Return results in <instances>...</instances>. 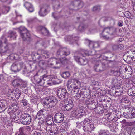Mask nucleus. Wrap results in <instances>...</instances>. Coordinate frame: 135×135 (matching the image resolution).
I'll return each mask as SVG.
<instances>
[{
	"label": "nucleus",
	"instance_id": "nucleus-44",
	"mask_svg": "<svg viewBox=\"0 0 135 135\" xmlns=\"http://www.w3.org/2000/svg\"><path fill=\"white\" fill-rule=\"evenodd\" d=\"M122 94V91H115L114 95H115L116 96H120Z\"/></svg>",
	"mask_w": 135,
	"mask_h": 135
},
{
	"label": "nucleus",
	"instance_id": "nucleus-55",
	"mask_svg": "<svg viewBox=\"0 0 135 135\" xmlns=\"http://www.w3.org/2000/svg\"><path fill=\"white\" fill-rule=\"evenodd\" d=\"M8 55L9 56V58L12 60H13L15 59V57L14 56V54H11L10 55Z\"/></svg>",
	"mask_w": 135,
	"mask_h": 135
},
{
	"label": "nucleus",
	"instance_id": "nucleus-16",
	"mask_svg": "<svg viewBox=\"0 0 135 135\" xmlns=\"http://www.w3.org/2000/svg\"><path fill=\"white\" fill-rule=\"evenodd\" d=\"M64 116L63 114L60 113H56L54 116V121L58 123H61L64 120Z\"/></svg>",
	"mask_w": 135,
	"mask_h": 135
},
{
	"label": "nucleus",
	"instance_id": "nucleus-53",
	"mask_svg": "<svg viewBox=\"0 0 135 135\" xmlns=\"http://www.w3.org/2000/svg\"><path fill=\"white\" fill-rule=\"evenodd\" d=\"M24 128L23 127H21L20 128L19 130L20 132H21L20 133H19L18 135H25L23 133V132Z\"/></svg>",
	"mask_w": 135,
	"mask_h": 135
},
{
	"label": "nucleus",
	"instance_id": "nucleus-59",
	"mask_svg": "<svg viewBox=\"0 0 135 135\" xmlns=\"http://www.w3.org/2000/svg\"><path fill=\"white\" fill-rule=\"evenodd\" d=\"M32 135H41V134L38 132L35 131L33 132V133Z\"/></svg>",
	"mask_w": 135,
	"mask_h": 135
},
{
	"label": "nucleus",
	"instance_id": "nucleus-61",
	"mask_svg": "<svg viewBox=\"0 0 135 135\" xmlns=\"http://www.w3.org/2000/svg\"><path fill=\"white\" fill-rule=\"evenodd\" d=\"M118 47L120 49H122L124 47V45L123 44H120L118 45Z\"/></svg>",
	"mask_w": 135,
	"mask_h": 135
},
{
	"label": "nucleus",
	"instance_id": "nucleus-29",
	"mask_svg": "<svg viewBox=\"0 0 135 135\" xmlns=\"http://www.w3.org/2000/svg\"><path fill=\"white\" fill-rule=\"evenodd\" d=\"M128 110V111L125 110L123 114L124 117L127 118H132L131 112L129 110Z\"/></svg>",
	"mask_w": 135,
	"mask_h": 135
},
{
	"label": "nucleus",
	"instance_id": "nucleus-27",
	"mask_svg": "<svg viewBox=\"0 0 135 135\" xmlns=\"http://www.w3.org/2000/svg\"><path fill=\"white\" fill-rule=\"evenodd\" d=\"M2 119L5 123H7L10 121L11 119L9 117V114L8 113L6 114L3 113L2 114Z\"/></svg>",
	"mask_w": 135,
	"mask_h": 135
},
{
	"label": "nucleus",
	"instance_id": "nucleus-63",
	"mask_svg": "<svg viewBox=\"0 0 135 135\" xmlns=\"http://www.w3.org/2000/svg\"><path fill=\"white\" fill-rule=\"evenodd\" d=\"M123 22L122 21L119 22L118 23V25L119 26H123Z\"/></svg>",
	"mask_w": 135,
	"mask_h": 135
},
{
	"label": "nucleus",
	"instance_id": "nucleus-15",
	"mask_svg": "<svg viewBox=\"0 0 135 135\" xmlns=\"http://www.w3.org/2000/svg\"><path fill=\"white\" fill-rule=\"evenodd\" d=\"M100 61H98L96 63L94 66V69L95 71L99 72L105 69V64L103 63L102 65Z\"/></svg>",
	"mask_w": 135,
	"mask_h": 135
},
{
	"label": "nucleus",
	"instance_id": "nucleus-8",
	"mask_svg": "<svg viewBox=\"0 0 135 135\" xmlns=\"http://www.w3.org/2000/svg\"><path fill=\"white\" fill-rule=\"evenodd\" d=\"M49 53L46 50H38L37 52H35L34 56L36 59L40 60L41 58L43 59L48 58L49 57Z\"/></svg>",
	"mask_w": 135,
	"mask_h": 135
},
{
	"label": "nucleus",
	"instance_id": "nucleus-13",
	"mask_svg": "<svg viewBox=\"0 0 135 135\" xmlns=\"http://www.w3.org/2000/svg\"><path fill=\"white\" fill-rule=\"evenodd\" d=\"M44 129L46 130L50 135H57L58 133V129L56 127H54L53 128H52V126L46 127Z\"/></svg>",
	"mask_w": 135,
	"mask_h": 135
},
{
	"label": "nucleus",
	"instance_id": "nucleus-1",
	"mask_svg": "<svg viewBox=\"0 0 135 135\" xmlns=\"http://www.w3.org/2000/svg\"><path fill=\"white\" fill-rule=\"evenodd\" d=\"M70 54V52L68 49L65 48L60 49L57 51L56 54V56L58 57L60 56V57L54 58L55 61V64L54 65L52 63H50L48 64V66L51 68L57 69L67 64L69 61L65 57V56L69 55Z\"/></svg>",
	"mask_w": 135,
	"mask_h": 135
},
{
	"label": "nucleus",
	"instance_id": "nucleus-22",
	"mask_svg": "<svg viewBox=\"0 0 135 135\" xmlns=\"http://www.w3.org/2000/svg\"><path fill=\"white\" fill-rule=\"evenodd\" d=\"M18 65V62H16L13 63L11 66V70L15 73L18 72L20 70V68L19 67Z\"/></svg>",
	"mask_w": 135,
	"mask_h": 135
},
{
	"label": "nucleus",
	"instance_id": "nucleus-46",
	"mask_svg": "<svg viewBox=\"0 0 135 135\" xmlns=\"http://www.w3.org/2000/svg\"><path fill=\"white\" fill-rule=\"evenodd\" d=\"M22 103H23V105L24 106H26L28 104V101L27 100L23 99L22 100Z\"/></svg>",
	"mask_w": 135,
	"mask_h": 135
},
{
	"label": "nucleus",
	"instance_id": "nucleus-10",
	"mask_svg": "<svg viewBox=\"0 0 135 135\" xmlns=\"http://www.w3.org/2000/svg\"><path fill=\"white\" fill-rule=\"evenodd\" d=\"M20 121L23 124H29L31 121V116L28 114L24 113L21 116Z\"/></svg>",
	"mask_w": 135,
	"mask_h": 135
},
{
	"label": "nucleus",
	"instance_id": "nucleus-5",
	"mask_svg": "<svg viewBox=\"0 0 135 135\" xmlns=\"http://www.w3.org/2000/svg\"><path fill=\"white\" fill-rule=\"evenodd\" d=\"M82 127L83 130L85 132L94 131L96 127L91 120L88 118L84 120L83 123Z\"/></svg>",
	"mask_w": 135,
	"mask_h": 135
},
{
	"label": "nucleus",
	"instance_id": "nucleus-7",
	"mask_svg": "<svg viewBox=\"0 0 135 135\" xmlns=\"http://www.w3.org/2000/svg\"><path fill=\"white\" fill-rule=\"evenodd\" d=\"M56 93L59 98L62 100H66L69 97V94L65 88H60L57 89Z\"/></svg>",
	"mask_w": 135,
	"mask_h": 135
},
{
	"label": "nucleus",
	"instance_id": "nucleus-31",
	"mask_svg": "<svg viewBox=\"0 0 135 135\" xmlns=\"http://www.w3.org/2000/svg\"><path fill=\"white\" fill-rule=\"evenodd\" d=\"M39 28L40 30L42 31L43 34L45 35H48L49 31L46 28L41 26H40Z\"/></svg>",
	"mask_w": 135,
	"mask_h": 135
},
{
	"label": "nucleus",
	"instance_id": "nucleus-48",
	"mask_svg": "<svg viewBox=\"0 0 135 135\" xmlns=\"http://www.w3.org/2000/svg\"><path fill=\"white\" fill-rule=\"evenodd\" d=\"M45 63V61L44 60H40L39 62V65L41 67H42Z\"/></svg>",
	"mask_w": 135,
	"mask_h": 135
},
{
	"label": "nucleus",
	"instance_id": "nucleus-42",
	"mask_svg": "<svg viewBox=\"0 0 135 135\" xmlns=\"http://www.w3.org/2000/svg\"><path fill=\"white\" fill-rule=\"evenodd\" d=\"M99 135H110L109 133L105 131H101L100 132Z\"/></svg>",
	"mask_w": 135,
	"mask_h": 135
},
{
	"label": "nucleus",
	"instance_id": "nucleus-9",
	"mask_svg": "<svg viewBox=\"0 0 135 135\" xmlns=\"http://www.w3.org/2000/svg\"><path fill=\"white\" fill-rule=\"evenodd\" d=\"M7 40L3 36H2L0 40V53H6L7 52Z\"/></svg>",
	"mask_w": 135,
	"mask_h": 135
},
{
	"label": "nucleus",
	"instance_id": "nucleus-12",
	"mask_svg": "<svg viewBox=\"0 0 135 135\" xmlns=\"http://www.w3.org/2000/svg\"><path fill=\"white\" fill-rule=\"evenodd\" d=\"M73 114L75 118H81L84 114L83 107H77L76 109L73 111Z\"/></svg>",
	"mask_w": 135,
	"mask_h": 135
},
{
	"label": "nucleus",
	"instance_id": "nucleus-35",
	"mask_svg": "<svg viewBox=\"0 0 135 135\" xmlns=\"http://www.w3.org/2000/svg\"><path fill=\"white\" fill-rule=\"evenodd\" d=\"M10 8L8 6H4L2 9V12L3 13L6 14L9 11Z\"/></svg>",
	"mask_w": 135,
	"mask_h": 135
},
{
	"label": "nucleus",
	"instance_id": "nucleus-62",
	"mask_svg": "<svg viewBox=\"0 0 135 135\" xmlns=\"http://www.w3.org/2000/svg\"><path fill=\"white\" fill-rule=\"evenodd\" d=\"M8 93L9 95H10L11 94H13V91H11V90L10 89H9L8 90ZM9 97H10L11 96H9Z\"/></svg>",
	"mask_w": 135,
	"mask_h": 135
},
{
	"label": "nucleus",
	"instance_id": "nucleus-2",
	"mask_svg": "<svg viewBox=\"0 0 135 135\" xmlns=\"http://www.w3.org/2000/svg\"><path fill=\"white\" fill-rule=\"evenodd\" d=\"M90 54L87 50L81 49L75 53L74 59L79 64L85 65L88 62V60L85 57V56L89 55Z\"/></svg>",
	"mask_w": 135,
	"mask_h": 135
},
{
	"label": "nucleus",
	"instance_id": "nucleus-18",
	"mask_svg": "<svg viewBox=\"0 0 135 135\" xmlns=\"http://www.w3.org/2000/svg\"><path fill=\"white\" fill-rule=\"evenodd\" d=\"M18 103L16 102H14V103L12 104L11 106L8 109L7 111V113H9L10 112H15L18 109Z\"/></svg>",
	"mask_w": 135,
	"mask_h": 135
},
{
	"label": "nucleus",
	"instance_id": "nucleus-60",
	"mask_svg": "<svg viewBox=\"0 0 135 135\" xmlns=\"http://www.w3.org/2000/svg\"><path fill=\"white\" fill-rule=\"evenodd\" d=\"M34 20L33 19H30L27 20V21L29 23H31L33 22Z\"/></svg>",
	"mask_w": 135,
	"mask_h": 135
},
{
	"label": "nucleus",
	"instance_id": "nucleus-30",
	"mask_svg": "<svg viewBox=\"0 0 135 135\" xmlns=\"http://www.w3.org/2000/svg\"><path fill=\"white\" fill-rule=\"evenodd\" d=\"M20 81L21 80L19 79H16L14 80L12 82V84L14 87H18L20 86Z\"/></svg>",
	"mask_w": 135,
	"mask_h": 135
},
{
	"label": "nucleus",
	"instance_id": "nucleus-58",
	"mask_svg": "<svg viewBox=\"0 0 135 135\" xmlns=\"http://www.w3.org/2000/svg\"><path fill=\"white\" fill-rule=\"evenodd\" d=\"M44 122L42 121V122H41V123H40L39 124V125L40 126V127H41V129H42L41 130H42L43 129L42 128H41V127H43V126H44Z\"/></svg>",
	"mask_w": 135,
	"mask_h": 135
},
{
	"label": "nucleus",
	"instance_id": "nucleus-3",
	"mask_svg": "<svg viewBox=\"0 0 135 135\" xmlns=\"http://www.w3.org/2000/svg\"><path fill=\"white\" fill-rule=\"evenodd\" d=\"M71 88V94H77L79 90L80 83L77 79H71L69 80L67 83L68 87L69 85Z\"/></svg>",
	"mask_w": 135,
	"mask_h": 135
},
{
	"label": "nucleus",
	"instance_id": "nucleus-64",
	"mask_svg": "<svg viewBox=\"0 0 135 135\" xmlns=\"http://www.w3.org/2000/svg\"><path fill=\"white\" fill-rule=\"evenodd\" d=\"M113 113H109L108 114H107L106 115L107 117L108 118H109L110 117V115H112Z\"/></svg>",
	"mask_w": 135,
	"mask_h": 135
},
{
	"label": "nucleus",
	"instance_id": "nucleus-41",
	"mask_svg": "<svg viewBox=\"0 0 135 135\" xmlns=\"http://www.w3.org/2000/svg\"><path fill=\"white\" fill-rule=\"evenodd\" d=\"M20 86L21 88H25L27 86V83L26 81H24L21 80V81H20Z\"/></svg>",
	"mask_w": 135,
	"mask_h": 135
},
{
	"label": "nucleus",
	"instance_id": "nucleus-43",
	"mask_svg": "<svg viewBox=\"0 0 135 135\" xmlns=\"http://www.w3.org/2000/svg\"><path fill=\"white\" fill-rule=\"evenodd\" d=\"M128 94L129 96H132L133 97L135 96V93L134 92L132 91L131 90H128Z\"/></svg>",
	"mask_w": 135,
	"mask_h": 135
},
{
	"label": "nucleus",
	"instance_id": "nucleus-40",
	"mask_svg": "<svg viewBox=\"0 0 135 135\" xmlns=\"http://www.w3.org/2000/svg\"><path fill=\"white\" fill-rule=\"evenodd\" d=\"M70 75L69 72L68 71L64 72L61 74L62 76L64 78H66L69 77Z\"/></svg>",
	"mask_w": 135,
	"mask_h": 135
},
{
	"label": "nucleus",
	"instance_id": "nucleus-17",
	"mask_svg": "<svg viewBox=\"0 0 135 135\" xmlns=\"http://www.w3.org/2000/svg\"><path fill=\"white\" fill-rule=\"evenodd\" d=\"M99 42L90 41L88 40H86L85 42L86 44H89V46L90 48H97L99 46Z\"/></svg>",
	"mask_w": 135,
	"mask_h": 135
},
{
	"label": "nucleus",
	"instance_id": "nucleus-19",
	"mask_svg": "<svg viewBox=\"0 0 135 135\" xmlns=\"http://www.w3.org/2000/svg\"><path fill=\"white\" fill-rule=\"evenodd\" d=\"M8 105L7 101L4 100H0V113L4 111L7 107Z\"/></svg>",
	"mask_w": 135,
	"mask_h": 135
},
{
	"label": "nucleus",
	"instance_id": "nucleus-39",
	"mask_svg": "<svg viewBox=\"0 0 135 135\" xmlns=\"http://www.w3.org/2000/svg\"><path fill=\"white\" fill-rule=\"evenodd\" d=\"M113 113H114V115L115 114L116 115L115 116L117 119L119 118L120 117L121 114L120 112L117 110H115L114 111Z\"/></svg>",
	"mask_w": 135,
	"mask_h": 135
},
{
	"label": "nucleus",
	"instance_id": "nucleus-33",
	"mask_svg": "<svg viewBox=\"0 0 135 135\" xmlns=\"http://www.w3.org/2000/svg\"><path fill=\"white\" fill-rule=\"evenodd\" d=\"M47 9L46 8H42L40 9L39 12V14L41 16H44L46 14Z\"/></svg>",
	"mask_w": 135,
	"mask_h": 135
},
{
	"label": "nucleus",
	"instance_id": "nucleus-36",
	"mask_svg": "<svg viewBox=\"0 0 135 135\" xmlns=\"http://www.w3.org/2000/svg\"><path fill=\"white\" fill-rule=\"evenodd\" d=\"M88 27L87 25L81 24L79 27V30L80 31H81L86 29Z\"/></svg>",
	"mask_w": 135,
	"mask_h": 135
},
{
	"label": "nucleus",
	"instance_id": "nucleus-49",
	"mask_svg": "<svg viewBox=\"0 0 135 135\" xmlns=\"http://www.w3.org/2000/svg\"><path fill=\"white\" fill-rule=\"evenodd\" d=\"M100 9V7L99 6H95L93 8L92 10L93 11H95L97 10Z\"/></svg>",
	"mask_w": 135,
	"mask_h": 135
},
{
	"label": "nucleus",
	"instance_id": "nucleus-4",
	"mask_svg": "<svg viewBox=\"0 0 135 135\" xmlns=\"http://www.w3.org/2000/svg\"><path fill=\"white\" fill-rule=\"evenodd\" d=\"M116 29L113 27H107L103 31L101 37L104 39H108L116 35Z\"/></svg>",
	"mask_w": 135,
	"mask_h": 135
},
{
	"label": "nucleus",
	"instance_id": "nucleus-23",
	"mask_svg": "<svg viewBox=\"0 0 135 135\" xmlns=\"http://www.w3.org/2000/svg\"><path fill=\"white\" fill-rule=\"evenodd\" d=\"M90 94V91L89 89H86L85 88L82 89L79 93L80 96L87 97Z\"/></svg>",
	"mask_w": 135,
	"mask_h": 135
},
{
	"label": "nucleus",
	"instance_id": "nucleus-20",
	"mask_svg": "<svg viewBox=\"0 0 135 135\" xmlns=\"http://www.w3.org/2000/svg\"><path fill=\"white\" fill-rule=\"evenodd\" d=\"M74 105L73 104V101L70 99L68 100V102L64 105L63 107L65 109V110L69 111L71 110L73 107Z\"/></svg>",
	"mask_w": 135,
	"mask_h": 135
},
{
	"label": "nucleus",
	"instance_id": "nucleus-34",
	"mask_svg": "<svg viewBox=\"0 0 135 135\" xmlns=\"http://www.w3.org/2000/svg\"><path fill=\"white\" fill-rule=\"evenodd\" d=\"M68 37L69 38L68 40L72 42H73V41H77L79 40V38L77 37L69 35L68 36Z\"/></svg>",
	"mask_w": 135,
	"mask_h": 135
},
{
	"label": "nucleus",
	"instance_id": "nucleus-26",
	"mask_svg": "<svg viewBox=\"0 0 135 135\" xmlns=\"http://www.w3.org/2000/svg\"><path fill=\"white\" fill-rule=\"evenodd\" d=\"M24 6L26 9L29 12H32L33 11L34 9L32 5L30 3L26 2L24 4Z\"/></svg>",
	"mask_w": 135,
	"mask_h": 135
},
{
	"label": "nucleus",
	"instance_id": "nucleus-25",
	"mask_svg": "<svg viewBox=\"0 0 135 135\" xmlns=\"http://www.w3.org/2000/svg\"><path fill=\"white\" fill-rule=\"evenodd\" d=\"M45 112L42 110L39 111L36 115V118L39 120L44 119L45 117Z\"/></svg>",
	"mask_w": 135,
	"mask_h": 135
},
{
	"label": "nucleus",
	"instance_id": "nucleus-6",
	"mask_svg": "<svg viewBox=\"0 0 135 135\" xmlns=\"http://www.w3.org/2000/svg\"><path fill=\"white\" fill-rule=\"evenodd\" d=\"M58 100L54 96L47 97L42 102L44 105H47L50 108L55 106L57 103Z\"/></svg>",
	"mask_w": 135,
	"mask_h": 135
},
{
	"label": "nucleus",
	"instance_id": "nucleus-11",
	"mask_svg": "<svg viewBox=\"0 0 135 135\" xmlns=\"http://www.w3.org/2000/svg\"><path fill=\"white\" fill-rule=\"evenodd\" d=\"M19 32L21 37L25 41L30 37V34L28 31L23 26H21L19 28Z\"/></svg>",
	"mask_w": 135,
	"mask_h": 135
},
{
	"label": "nucleus",
	"instance_id": "nucleus-38",
	"mask_svg": "<svg viewBox=\"0 0 135 135\" xmlns=\"http://www.w3.org/2000/svg\"><path fill=\"white\" fill-rule=\"evenodd\" d=\"M70 135H80V133L78 130L75 129L72 130L70 133Z\"/></svg>",
	"mask_w": 135,
	"mask_h": 135
},
{
	"label": "nucleus",
	"instance_id": "nucleus-37",
	"mask_svg": "<svg viewBox=\"0 0 135 135\" xmlns=\"http://www.w3.org/2000/svg\"><path fill=\"white\" fill-rule=\"evenodd\" d=\"M16 32H15L12 31L10 32V35L8 36L11 39H14L16 38Z\"/></svg>",
	"mask_w": 135,
	"mask_h": 135
},
{
	"label": "nucleus",
	"instance_id": "nucleus-28",
	"mask_svg": "<svg viewBox=\"0 0 135 135\" xmlns=\"http://www.w3.org/2000/svg\"><path fill=\"white\" fill-rule=\"evenodd\" d=\"M15 112H11L8 113L9 114V116L12 121L15 120L17 121L19 119V117L17 116V115L15 114Z\"/></svg>",
	"mask_w": 135,
	"mask_h": 135
},
{
	"label": "nucleus",
	"instance_id": "nucleus-54",
	"mask_svg": "<svg viewBox=\"0 0 135 135\" xmlns=\"http://www.w3.org/2000/svg\"><path fill=\"white\" fill-rule=\"evenodd\" d=\"M77 126L76 127L78 128H80L82 125V122H77L76 123Z\"/></svg>",
	"mask_w": 135,
	"mask_h": 135
},
{
	"label": "nucleus",
	"instance_id": "nucleus-51",
	"mask_svg": "<svg viewBox=\"0 0 135 135\" xmlns=\"http://www.w3.org/2000/svg\"><path fill=\"white\" fill-rule=\"evenodd\" d=\"M18 66L19 68H20V69L21 68H25V65L22 62L20 63L19 64V63Z\"/></svg>",
	"mask_w": 135,
	"mask_h": 135
},
{
	"label": "nucleus",
	"instance_id": "nucleus-21",
	"mask_svg": "<svg viewBox=\"0 0 135 135\" xmlns=\"http://www.w3.org/2000/svg\"><path fill=\"white\" fill-rule=\"evenodd\" d=\"M125 55H127V59H131L133 61H135V51L130 50L127 52Z\"/></svg>",
	"mask_w": 135,
	"mask_h": 135
},
{
	"label": "nucleus",
	"instance_id": "nucleus-52",
	"mask_svg": "<svg viewBox=\"0 0 135 135\" xmlns=\"http://www.w3.org/2000/svg\"><path fill=\"white\" fill-rule=\"evenodd\" d=\"M37 100V99L35 98H32L31 99V103H35L36 102Z\"/></svg>",
	"mask_w": 135,
	"mask_h": 135
},
{
	"label": "nucleus",
	"instance_id": "nucleus-45",
	"mask_svg": "<svg viewBox=\"0 0 135 135\" xmlns=\"http://www.w3.org/2000/svg\"><path fill=\"white\" fill-rule=\"evenodd\" d=\"M122 100V101L124 102L125 103H128L129 102V100L127 99V97H126V96L123 97Z\"/></svg>",
	"mask_w": 135,
	"mask_h": 135
},
{
	"label": "nucleus",
	"instance_id": "nucleus-32",
	"mask_svg": "<svg viewBox=\"0 0 135 135\" xmlns=\"http://www.w3.org/2000/svg\"><path fill=\"white\" fill-rule=\"evenodd\" d=\"M114 113H113L112 115H110V117L108 118V120L110 122H114L117 120V118L114 115Z\"/></svg>",
	"mask_w": 135,
	"mask_h": 135
},
{
	"label": "nucleus",
	"instance_id": "nucleus-47",
	"mask_svg": "<svg viewBox=\"0 0 135 135\" xmlns=\"http://www.w3.org/2000/svg\"><path fill=\"white\" fill-rule=\"evenodd\" d=\"M131 113L132 118H135V108L132 109L131 111Z\"/></svg>",
	"mask_w": 135,
	"mask_h": 135
},
{
	"label": "nucleus",
	"instance_id": "nucleus-14",
	"mask_svg": "<svg viewBox=\"0 0 135 135\" xmlns=\"http://www.w3.org/2000/svg\"><path fill=\"white\" fill-rule=\"evenodd\" d=\"M47 77V75H44L39 78L38 77V76L36 75L34 76V78L37 83L40 84L41 85H42L44 84L45 81L48 79Z\"/></svg>",
	"mask_w": 135,
	"mask_h": 135
},
{
	"label": "nucleus",
	"instance_id": "nucleus-57",
	"mask_svg": "<svg viewBox=\"0 0 135 135\" xmlns=\"http://www.w3.org/2000/svg\"><path fill=\"white\" fill-rule=\"evenodd\" d=\"M93 85L95 86L98 85H99V83L98 81H93L92 82Z\"/></svg>",
	"mask_w": 135,
	"mask_h": 135
},
{
	"label": "nucleus",
	"instance_id": "nucleus-24",
	"mask_svg": "<svg viewBox=\"0 0 135 135\" xmlns=\"http://www.w3.org/2000/svg\"><path fill=\"white\" fill-rule=\"evenodd\" d=\"M54 123L53 118L51 116H49L47 117L46 119V122L45 124L46 127H51L52 123Z\"/></svg>",
	"mask_w": 135,
	"mask_h": 135
},
{
	"label": "nucleus",
	"instance_id": "nucleus-50",
	"mask_svg": "<svg viewBox=\"0 0 135 135\" xmlns=\"http://www.w3.org/2000/svg\"><path fill=\"white\" fill-rule=\"evenodd\" d=\"M4 76L2 75H0V83H2L4 81Z\"/></svg>",
	"mask_w": 135,
	"mask_h": 135
},
{
	"label": "nucleus",
	"instance_id": "nucleus-56",
	"mask_svg": "<svg viewBox=\"0 0 135 135\" xmlns=\"http://www.w3.org/2000/svg\"><path fill=\"white\" fill-rule=\"evenodd\" d=\"M15 14L17 16H20V17H22L21 15L19 14V12L16 10L15 11Z\"/></svg>",
	"mask_w": 135,
	"mask_h": 135
}]
</instances>
